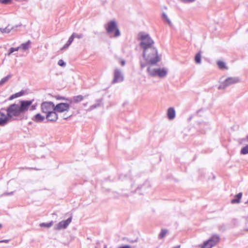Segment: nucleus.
<instances>
[{
	"label": "nucleus",
	"mask_w": 248,
	"mask_h": 248,
	"mask_svg": "<svg viewBox=\"0 0 248 248\" xmlns=\"http://www.w3.org/2000/svg\"><path fill=\"white\" fill-rule=\"evenodd\" d=\"M139 39L140 41V46L143 50H144L145 55H147L148 49H150L151 50L152 49L154 52H155L154 49L155 42L149 34L140 33Z\"/></svg>",
	"instance_id": "f257e3e1"
},
{
	"label": "nucleus",
	"mask_w": 248,
	"mask_h": 248,
	"mask_svg": "<svg viewBox=\"0 0 248 248\" xmlns=\"http://www.w3.org/2000/svg\"><path fill=\"white\" fill-rule=\"evenodd\" d=\"M107 33L110 37L117 38L121 35L120 31L115 20H111L108 22L105 26Z\"/></svg>",
	"instance_id": "f03ea898"
},
{
	"label": "nucleus",
	"mask_w": 248,
	"mask_h": 248,
	"mask_svg": "<svg viewBox=\"0 0 248 248\" xmlns=\"http://www.w3.org/2000/svg\"><path fill=\"white\" fill-rule=\"evenodd\" d=\"M16 116V106L15 104L11 105L6 110L1 109L0 110V124H5L9 118Z\"/></svg>",
	"instance_id": "7ed1b4c3"
},
{
	"label": "nucleus",
	"mask_w": 248,
	"mask_h": 248,
	"mask_svg": "<svg viewBox=\"0 0 248 248\" xmlns=\"http://www.w3.org/2000/svg\"><path fill=\"white\" fill-rule=\"evenodd\" d=\"M154 49L155 50V52H154L152 50H148L147 55H146L144 54V50H143V57L144 59L151 64H155L161 60L160 58L158 55L157 49L155 46Z\"/></svg>",
	"instance_id": "20e7f679"
},
{
	"label": "nucleus",
	"mask_w": 248,
	"mask_h": 248,
	"mask_svg": "<svg viewBox=\"0 0 248 248\" xmlns=\"http://www.w3.org/2000/svg\"><path fill=\"white\" fill-rule=\"evenodd\" d=\"M34 100H21L19 105H16V117L20 113L27 111L32 105Z\"/></svg>",
	"instance_id": "39448f33"
},
{
	"label": "nucleus",
	"mask_w": 248,
	"mask_h": 248,
	"mask_svg": "<svg viewBox=\"0 0 248 248\" xmlns=\"http://www.w3.org/2000/svg\"><path fill=\"white\" fill-rule=\"evenodd\" d=\"M147 72L152 77L158 76L159 78H164L167 75V70L165 68L156 69L149 66L147 68Z\"/></svg>",
	"instance_id": "423d86ee"
},
{
	"label": "nucleus",
	"mask_w": 248,
	"mask_h": 248,
	"mask_svg": "<svg viewBox=\"0 0 248 248\" xmlns=\"http://www.w3.org/2000/svg\"><path fill=\"white\" fill-rule=\"evenodd\" d=\"M239 82V79L237 77H230L227 78L223 82H221L220 85L218 87V89H225L227 87L238 83Z\"/></svg>",
	"instance_id": "0eeeda50"
},
{
	"label": "nucleus",
	"mask_w": 248,
	"mask_h": 248,
	"mask_svg": "<svg viewBox=\"0 0 248 248\" xmlns=\"http://www.w3.org/2000/svg\"><path fill=\"white\" fill-rule=\"evenodd\" d=\"M41 111L43 113H47L55 110V105L52 102H43L41 105Z\"/></svg>",
	"instance_id": "6e6552de"
},
{
	"label": "nucleus",
	"mask_w": 248,
	"mask_h": 248,
	"mask_svg": "<svg viewBox=\"0 0 248 248\" xmlns=\"http://www.w3.org/2000/svg\"><path fill=\"white\" fill-rule=\"evenodd\" d=\"M219 240L218 235H214L203 243L202 248H212L219 241Z\"/></svg>",
	"instance_id": "1a4fd4ad"
},
{
	"label": "nucleus",
	"mask_w": 248,
	"mask_h": 248,
	"mask_svg": "<svg viewBox=\"0 0 248 248\" xmlns=\"http://www.w3.org/2000/svg\"><path fill=\"white\" fill-rule=\"evenodd\" d=\"M72 219V216H71L65 220H62L59 222L54 227L55 230H61L62 229H66L70 223L71 222Z\"/></svg>",
	"instance_id": "9d476101"
},
{
	"label": "nucleus",
	"mask_w": 248,
	"mask_h": 248,
	"mask_svg": "<svg viewBox=\"0 0 248 248\" xmlns=\"http://www.w3.org/2000/svg\"><path fill=\"white\" fill-rule=\"evenodd\" d=\"M70 108V105L68 103H61L55 106V110L57 112H63L68 111Z\"/></svg>",
	"instance_id": "9b49d317"
},
{
	"label": "nucleus",
	"mask_w": 248,
	"mask_h": 248,
	"mask_svg": "<svg viewBox=\"0 0 248 248\" xmlns=\"http://www.w3.org/2000/svg\"><path fill=\"white\" fill-rule=\"evenodd\" d=\"M124 80V76L120 70L115 69L114 72V78L113 83L120 82Z\"/></svg>",
	"instance_id": "f8f14e48"
},
{
	"label": "nucleus",
	"mask_w": 248,
	"mask_h": 248,
	"mask_svg": "<svg viewBox=\"0 0 248 248\" xmlns=\"http://www.w3.org/2000/svg\"><path fill=\"white\" fill-rule=\"evenodd\" d=\"M57 111L53 110L47 113L46 115V118L49 122H56L58 119V116Z\"/></svg>",
	"instance_id": "ddd939ff"
},
{
	"label": "nucleus",
	"mask_w": 248,
	"mask_h": 248,
	"mask_svg": "<svg viewBox=\"0 0 248 248\" xmlns=\"http://www.w3.org/2000/svg\"><path fill=\"white\" fill-rule=\"evenodd\" d=\"M31 42L30 40L28 41L27 42L25 43H23L21 44V46L16 47V51H18L20 50L26 51L28 50L30 47V45Z\"/></svg>",
	"instance_id": "4468645a"
},
{
	"label": "nucleus",
	"mask_w": 248,
	"mask_h": 248,
	"mask_svg": "<svg viewBox=\"0 0 248 248\" xmlns=\"http://www.w3.org/2000/svg\"><path fill=\"white\" fill-rule=\"evenodd\" d=\"M45 120V117L42 115L40 113H37L32 118V120L36 123H41Z\"/></svg>",
	"instance_id": "2eb2a0df"
},
{
	"label": "nucleus",
	"mask_w": 248,
	"mask_h": 248,
	"mask_svg": "<svg viewBox=\"0 0 248 248\" xmlns=\"http://www.w3.org/2000/svg\"><path fill=\"white\" fill-rule=\"evenodd\" d=\"M175 111L173 108H169L167 111V116L169 119L173 120L175 117Z\"/></svg>",
	"instance_id": "dca6fc26"
},
{
	"label": "nucleus",
	"mask_w": 248,
	"mask_h": 248,
	"mask_svg": "<svg viewBox=\"0 0 248 248\" xmlns=\"http://www.w3.org/2000/svg\"><path fill=\"white\" fill-rule=\"evenodd\" d=\"M242 196V193L241 192L239 193L234 196V198L231 200V203L232 204L239 203L240 202Z\"/></svg>",
	"instance_id": "f3484780"
},
{
	"label": "nucleus",
	"mask_w": 248,
	"mask_h": 248,
	"mask_svg": "<svg viewBox=\"0 0 248 248\" xmlns=\"http://www.w3.org/2000/svg\"><path fill=\"white\" fill-rule=\"evenodd\" d=\"M101 103V99H98L96 101V103L94 105H92L90 106V107L88 109V111H91L93 110V109L96 108L97 107H99L100 106Z\"/></svg>",
	"instance_id": "a211bd4d"
},
{
	"label": "nucleus",
	"mask_w": 248,
	"mask_h": 248,
	"mask_svg": "<svg viewBox=\"0 0 248 248\" xmlns=\"http://www.w3.org/2000/svg\"><path fill=\"white\" fill-rule=\"evenodd\" d=\"M84 98V97L81 95H78L77 96H74L73 101L75 103H78L81 101Z\"/></svg>",
	"instance_id": "6ab92c4d"
},
{
	"label": "nucleus",
	"mask_w": 248,
	"mask_h": 248,
	"mask_svg": "<svg viewBox=\"0 0 248 248\" xmlns=\"http://www.w3.org/2000/svg\"><path fill=\"white\" fill-rule=\"evenodd\" d=\"M217 66L218 67L220 68V69H224V68H225V69H227V67L226 66V64L224 62H222V61H218L217 62Z\"/></svg>",
	"instance_id": "aec40b11"
},
{
	"label": "nucleus",
	"mask_w": 248,
	"mask_h": 248,
	"mask_svg": "<svg viewBox=\"0 0 248 248\" xmlns=\"http://www.w3.org/2000/svg\"><path fill=\"white\" fill-rule=\"evenodd\" d=\"M12 29V27L10 26H8L5 28H1L0 31L2 33H8Z\"/></svg>",
	"instance_id": "412c9836"
},
{
	"label": "nucleus",
	"mask_w": 248,
	"mask_h": 248,
	"mask_svg": "<svg viewBox=\"0 0 248 248\" xmlns=\"http://www.w3.org/2000/svg\"><path fill=\"white\" fill-rule=\"evenodd\" d=\"M28 91L27 90H21V91L18 92V93H16V98L17 97H20V96H22L23 95H24L25 94H28Z\"/></svg>",
	"instance_id": "4be33fe9"
},
{
	"label": "nucleus",
	"mask_w": 248,
	"mask_h": 248,
	"mask_svg": "<svg viewBox=\"0 0 248 248\" xmlns=\"http://www.w3.org/2000/svg\"><path fill=\"white\" fill-rule=\"evenodd\" d=\"M11 77V75H8L1 79L0 81V85H2L6 82Z\"/></svg>",
	"instance_id": "5701e85b"
},
{
	"label": "nucleus",
	"mask_w": 248,
	"mask_h": 248,
	"mask_svg": "<svg viewBox=\"0 0 248 248\" xmlns=\"http://www.w3.org/2000/svg\"><path fill=\"white\" fill-rule=\"evenodd\" d=\"M195 61L197 63H201V55L200 52L198 53L195 57Z\"/></svg>",
	"instance_id": "b1692460"
},
{
	"label": "nucleus",
	"mask_w": 248,
	"mask_h": 248,
	"mask_svg": "<svg viewBox=\"0 0 248 248\" xmlns=\"http://www.w3.org/2000/svg\"><path fill=\"white\" fill-rule=\"evenodd\" d=\"M53 224V221H51L49 223H42L40 224V226L48 228L50 227L51 226H52Z\"/></svg>",
	"instance_id": "393cba45"
},
{
	"label": "nucleus",
	"mask_w": 248,
	"mask_h": 248,
	"mask_svg": "<svg viewBox=\"0 0 248 248\" xmlns=\"http://www.w3.org/2000/svg\"><path fill=\"white\" fill-rule=\"evenodd\" d=\"M240 153L242 155H246L248 154V145L241 149Z\"/></svg>",
	"instance_id": "a878e982"
},
{
	"label": "nucleus",
	"mask_w": 248,
	"mask_h": 248,
	"mask_svg": "<svg viewBox=\"0 0 248 248\" xmlns=\"http://www.w3.org/2000/svg\"><path fill=\"white\" fill-rule=\"evenodd\" d=\"M167 230L165 229H163L161 230L160 233L158 235V238L159 239H162L167 234Z\"/></svg>",
	"instance_id": "bb28decb"
},
{
	"label": "nucleus",
	"mask_w": 248,
	"mask_h": 248,
	"mask_svg": "<svg viewBox=\"0 0 248 248\" xmlns=\"http://www.w3.org/2000/svg\"><path fill=\"white\" fill-rule=\"evenodd\" d=\"M162 17L165 20H166V22L168 23L169 25H171L170 20V19L168 18L167 15L165 13H163Z\"/></svg>",
	"instance_id": "cd10ccee"
},
{
	"label": "nucleus",
	"mask_w": 248,
	"mask_h": 248,
	"mask_svg": "<svg viewBox=\"0 0 248 248\" xmlns=\"http://www.w3.org/2000/svg\"><path fill=\"white\" fill-rule=\"evenodd\" d=\"M56 99L59 100H67V101H69L70 103H72V100L71 99H69L68 98H66L65 97H64L63 96H56Z\"/></svg>",
	"instance_id": "c85d7f7f"
},
{
	"label": "nucleus",
	"mask_w": 248,
	"mask_h": 248,
	"mask_svg": "<svg viewBox=\"0 0 248 248\" xmlns=\"http://www.w3.org/2000/svg\"><path fill=\"white\" fill-rule=\"evenodd\" d=\"M73 35H74V38H77L78 39H80V38H82L83 37V34H81V33L77 34V33H73Z\"/></svg>",
	"instance_id": "c756f323"
},
{
	"label": "nucleus",
	"mask_w": 248,
	"mask_h": 248,
	"mask_svg": "<svg viewBox=\"0 0 248 248\" xmlns=\"http://www.w3.org/2000/svg\"><path fill=\"white\" fill-rule=\"evenodd\" d=\"M58 64L59 65L62 67H64L66 65V63L62 60H60L58 61Z\"/></svg>",
	"instance_id": "7c9ffc66"
},
{
	"label": "nucleus",
	"mask_w": 248,
	"mask_h": 248,
	"mask_svg": "<svg viewBox=\"0 0 248 248\" xmlns=\"http://www.w3.org/2000/svg\"><path fill=\"white\" fill-rule=\"evenodd\" d=\"M72 42L68 40L67 43L64 45L63 47L62 48V49H65L67 48L72 43Z\"/></svg>",
	"instance_id": "2f4dec72"
},
{
	"label": "nucleus",
	"mask_w": 248,
	"mask_h": 248,
	"mask_svg": "<svg viewBox=\"0 0 248 248\" xmlns=\"http://www.w3.org/2000/svg\"><path fill=\"white\" fill-rule=\"evenodd\" d=\"M72 42L68 40L67 43L64 45L63 47L62 48V49H65L67 48L72 43Z\"/></svg>",
	"instance_id": "473e14b6"
},
{
	"label": "nucleus",
	"mask_w": 248,
	"mask_h": 248,
	"mask_svg": "<svg viewBox=\"0 0 248 248\" xmlns=\"http://www.w3.org/2000/svg\"><path fill=\"white\" fill-rule=\"evenodd\" d=\"M12 0H0V2L4 4L9 3Z\"/></svg>",
	"instance_id": "72a5a7b5"
},
{
	"label": "nucleus",
	"mask_w": 248,
	"mask_h": 248,
	"mask_svg": "<svg viewBox=\"0 0 248 248\" xmlns=\"http://www.w3.org/2000/svg\"><path fill=\"white\" fill-rule=\"evenodd\" d=\"M184 3H191L195 1V0H181Z\"/></svg>",
	"instance_id": "f704fd0d"
},
{
	"label": "nucleus",
	"mask_w": 248,
	"mask_h": 248,
	"mask_svg": "<svg viewBox=\"0 0 248 248\" xmlns=\"http://www.w3.org/2000/svg\"><path fill=\"white\" fill-rule=\"evenodd\" d=\"M36 105H31V108L30 109L31 110H34L35 109H36Z\"/></svg>",
	"instance_id": "c9c22d12"
},
{
	"label": "nucleus",
	"mask_w": 248,
	"mask_h": 248,
	"mask_svg": "<svg viewBox=\"0 0 248 248\" xmlns=\"http://www.w3.org/2000/svg\"><path fill=\"white\" fill-rule=\"evenodd\" d=\"M118 248H131V247L128 245H124L118 247Z\"/></svg>",
	"instance_id": "e433bc0d"
},
{
	"label": "nucleus",
	"mask_w": 248,
	"mask_h": 248,
	"mask_svg": "<svg viewBox=\"0 0 248 248\" xmlns=\"http://www.w3.org/2000/svg\"><path fill=\"white\" fill-rule=\"evenodd\" d=\"M74 35H73V34L71 35V36L69 37L68 40L69 41H70L71 42H73V40L74 39Z\"/></svg>",
	"instance_id": "4c0bfd02"
},
{
	"label": "nucleus",
	"mask_w": 248,
	"mask_h": 248,
	"mask_svg": "<svg viewBox=\"0 0 248 248\" xmlns=\"http://www.w3.org/2000/svg\"><path fill=\"white\" fill-rule=\"evenodd\" d=\"M15 49L14 48H11L10 52L8 53V55H10L11 53L14 52Z\"/></svg>",
	"instance_id": "58836bf2"
},
{
	"label": "nucleus",
	"mask_w": 248,
	"mask_h": 248,
	"mask_svg": "<svg viewBox=\"0 0 248 248\" xmlns=\"http://www.w3.org/2000/svg\"><path fill=\"white\" fill-rule=\"evenodd\" d=\"M146 66V64L143 62H140V67L141 68H143Z\"/></svg>",
	"instance_id": "ea45409f"
},
{
	"label": "nucleus",
	"mask_w": 248,
	"mask_h": 248,
	"mask_svg": "<svg viewBox=\"0 0 248 248\" xmlns=\"http://www.w3.org/2000/svg\"><path fill=\"white\" fill-rule=\"evenodd\" d=\"M125 61L124 60H122L121 61V64L122 65V66H124L125 65Z\"/></svg>",
	"instance_id": "a19ab883"
},
{
	"label": "nucleus",
	"mask_w": 248,
	"mask_h": 248,
	"mask_svg": "<svg viewBox=\"0 0 248 248\" xmlns=\"http://www.w3.org/2000/svg\"><path fill=\"white\" fill-rule=\"evenodd\" d=\"M8 242V240H2V241H0V243H2V242L7 243Z\"/></svg>",
	"instance_id": "79ce46f5"
},
{
	"label": "nucleus",
	"mask_w": 248,
	"mask_h": 248,
	"mask_svg": "<svg viewBox=\"0 0 248 248\" xmlns=\"http://www.w3.org/2000/svg\"><path fill=\"white\" fill-rule=\"evenodd\" d=\"M137 241V240H132L131 241H130L131 243H133V242H136Z\"/></svg>",
	"instance_id": "37998d69"
},
{
	"label": "nucleus",
	"mask_w": 248,
	"mask_h": 248,
	"mask_svg": "<svg viewBox=\"0 0 248 248\" xmlns=\"http://www.w3.org/2000/svg\"><path fill=\"white\" fill-rule=\"evenodd\" d=\"M246 140L248 141V135L246 137Z\"/></svg>",
	"instance_id": "c03bdc74"
},
{
	"label": "nucleus",
	"mask_w": 248,
	"mask_h": 248,
	"mask_svg": "<svg viewBox=\"0 0 248 248\" xmlns=\"http://www.w3.org/2000/svg\"><path fill=\"white\" fill-rule=\"evenodd\" d=\"M180 246H177L175 247H174L173 248H180Z\"/></svg>",
	"instance_id": "a18cd8bd"
},
{
	"label": "nucleus",
	"mask_w": 248,
	"mask_h": 248,
	"mask_svg": "<svg viewBox=\"0 0 248 248\" xmlns=\"http://www.w3.org/2000/svg\"><path fill=\"white\" fill-rule=\"evenodd\" d=\"M84 106L86 107L87 105V103L83 104Z\"/></svg>",
	"instance_id": "49530a36"
},
{
	"label": "nucleus",
	"mask_w": 248,
	"mask_h": 248,
	"mask_svg": "<svg viewBox=\"0 0 248 248\" xmlns=\"http://www.w3.org/2000/svg\"><path fill=\"white\" fill-rule=\"evenodd\" d=\"M104 248H107V246L106 245H104Z\"/></svg>",
	"instance_id": "de8ad7c7"
},
{
	"label": "nucleus",
	"mask_w": 248,
	"mask_h": 248,
	"mask_svg": "<svg viewBox=\"0 0 248 248\" xmlns=\"http://www.w3.org/2000/svg\"><path fill=\"white\" fill-rule=\"evenodd\" d=\"M14 95H12V96L11 97V99L13 98H14Z\"/></svg>",
	"instance_id": "09e8293b"
},
{
	"label": "nucleus",
	"mask_w": 248,
	"mask_h": 248,
	"mask_svg": "<svg viewBox=\"0 0 248 248\" xmlns=\"http://www.w3.org/2000/svg\"><path fill=\"white\" fill-rule=\"evenodd\" d=\"M2 225L1 224H0V228H1L2 227Z\"/></svg>",
	"instance_id": "8fccbe9b"
},
{
	"label": "nucleus",
	"mask_w": 248,
	"mask_h": 248,
	"mask_svg": "<svg viewBox=\"0 0 248 248\" xmlns=\"http://www.w3.org/2000/svg\"><path fill=\"white\" fill-rule=\"evenodd\" d=\"M67 118H68V117H64V119H67Z\"/></svg>",
	"instance_id": "3c124183"
},
{
	"label": "nucleus",
	"mask_w": 248,
	"mask_h": 248,
	"mask_svg": "<svg viewBox=\"0 0 248 248\" xmlns=\"http://www.w3.org/2000/svg\"><path fill=\"white\" fill-rule=\"evenodd\" d=\"M246 203H248V201L246 202Z\"/></svg>",
	"instance_id": "603ef678"
},
{
	"label": "nucleus",
	"mask_w": 248,
	"mask_h": 248,
	"mask_svg": "<svg viewBox=\"0 0 248 248\" xmlns=\"http://www.w3.org/2000/svg\"><path fill=\"white\" fill-rule=\"evenodd\" d=\"M247 230L248 231V229Z\"/></svg>",
	"instance_id": "864d4df0"
}]
</instances>
